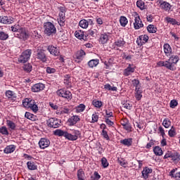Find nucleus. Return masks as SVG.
<instances>
[{"mask_svg": "<svg viewBox=\"0 0 180 180\" xmlns=\"http://www.w3.org/2000/svg\"><path fill=\"white\" fill-rule=\"evenodd\" d=\"M11 31L15 33V37H18V39H22L24 40L29 39V34L26 32V29L23 27L14 25L11 27Z\"/></svg>", "mask_w": 180, "mask_h": 180, "instance_id": "nucleus-1", "label": "nucleus"}, {"mask_svg": "<svg viewBox=\"0 0 180 180\" xmlns=\"http://www.w3.org/2000/svg\"><path fill=\"white\" fill-rule=\"evenodd\" d=\"M44 33L46 34V36H53V34H56V33H57L56 25H54L51 22H44Z\"/></svg>", "mask_w": 180, "mask_h": 180, "instance_id": "nucleus-2", "label": "nucleus"}, {"mask_svg": "<svg viewBox=\"0 0 180 180\" xmlns=\"http://www.w3.org/2000/svg\"><path fill=\"white\" fill-rule=\"evenodd\" d=\"M30 56H32V50L27 49L24 51L18 58V63H22V64L27 63L30 60Z\"/></svg>", "mask_w": 180, "mask_h": 180, "instance_id": "nucleus-3", "label": "nucleus"}, {"mask_svg": "<svg viewBox=\"0 0 180 180\" xmlns=\"http://www.w3.org/2000/svg\"><path fill=\"white\" fill-rule=\"evenodd\" d=\"M56 94L58 96H61V98H65L68 101H71L72 99V94L65 89H60L56 91Z\"/></svg>", "mask_w": 180, "mask_h": 180, "instance_id": "nucleus-4", "label": "nucleus"}, {"mask_svg": "<svg viewBox=\"0 0 180 180\" xmlns=\"http://www.w3.org/2000/svg\"><path fill=\"white\" fill-rule=\"evenodd\" d=\"M46 124L49 127H53V129H57L60 127L61 124V121L57 118H50L46 121Z\"/></svg>", "mask_w": 180, "mask_h": 180, "instance_id": "nucleus-5", "label": "nucleus"}, {"mask_svg": "<svg viewBox=\"0 0 180 180\" xmlns=\"http://www.w3.org/2000/svg\"><path fill=\"white\" fill-rule=\"evenodd\" d=\"M167 61H169V65H172V69H170V71H175V70H176L175 65L178 63V61H179V56L173 55Z\"/></svg>", "mask_w": 180, "mask_h": 180, "instance_id": "nucleus-6", "label": "nucleus"}, {"mask_svg": "<svg viewBox=\"0 0 180 180\" xmlns=\"http://www.w3.org/2000/svg\"><path fill=\"white\" fill-rule=\"evenodd\" d=\"M37 58L41 61V63H46L47 62V56L44 53V50L43 49H38L37 51Z\"/></svg>", "mask_w": 180, "mask_h": 180, "instance_id": "nucleus-7", "label": "nucleus"}, {"mask_svg": "<svg viewBox=\"0 0 180 180\" xmlns=\"http://www.w3.org/2000/svg\"><path fill=\"white\" fill-rule=\"evenodd\" d=\"M158 4H159L160 8H161V9H164V11H171V8H172V6H171L169 3L162 0L158 1Z\"/></svg>", "mask_w": 180, "mask_h": 180, "instance_id": "nucleus-8", "label": "nucleus"}, {"mask_svg": "<svg viewBox=\"0 0 180 180\" xmlns=\"http://www.w3.org/2000/svg\"><path fill=\"white\" fill-rule=\"evenodd\" d=\"M47 50L52 56H60V49L57 46H54L53 45L49 46Z\"/></svg>", "mask_w": 180, "mask_h": 180, "instance_id": "nucleus-9", "label": "nucleus"}, {"mask_svg": "<svg viewBox=\"0 0 180 180\" xmlns=\"http://www.w3.org/2000/svg\"><path fill=\"white\" fill-rule=\"evenodd\" d=\"M81 133L78 130H73L72 134L68 133V140H70L74 141L75 140H78V136H79Z\"/></svg>", "mask_w": 180, "mask_h": 180, "instance_id": "nucleus-10", "label": "nucleus"}, {"mask_svg": "<svg viewBox=\"0 0 180 180\" xmlns=\"http://www.w3.org/2000/svg\"><path fill=\"white\" fill-rule=\"evenodd\" d=\"M147 41H148V35L147 34L141 35L139 39L136 40L138 46H143V44H146Z\"/></svg>", "mask_w": 180, "mask_h": 180, "instance_id": "nucleus-11", "label": "nucleus"}, {"mask_svg": "<svg viewBox=\"0 0 180 180\" xmlns=\"http://www.w3.org/2000/svg\"><path fill=\"white\" fill-rule=\"evenodd\" d=\"M45 86L43 83H37L34 84L32 86V92H40V91H43L44 89Z\"/></svg>", "mask_w": 180, "mask_h": 180, "instance_id": "nucleus-12", "label": "nucleus"}, {"mask_svg": "<svg viewBox=\"0 0 180 180\" xmlns=\"http://www.w3.org/2000/svg\"><path fill=\"white\" fill-rule=\"evenodd\" d=\"M84 56H85V51L84 50H80L76 53L74 56V58H75V61L77 63H81L82 61V58H84Z\"/></svg>", "mask_w": 180, "mask_h": 180, "instance_id": "nucleus-13", "label": "nucleus"}, {"mask_svg": "<svg viewBox=\"0 0 180 180\" xmlns=\"http://www.w3.org/2000/svg\"><path fill=\"white\" fill-rule=\"evenodd\" d=\"M39 146L40 148H47L50 146V141L47 139L41 138L39 141Z\"/></svg>", "mask_w": 180, "mask_h": 180, "instance_id": "nucleus-14", "label": "nucleus"}, {"mask_svg": "<svg viewBox=\"0 0 180 180\" xmlns=\"http://www.w3.org/2000/svg\"><path fill=\"white\" fill-rule=\"evenodd\" d=\"M134 27L136 29V30H138V29H140L144 26L143 24V22L141 21V19L140 18V16H137L134 19Z\"/></svg>", "mask_w": 180, "mask_h": 180, "instance_id": "nucleus-15", "label": "nucleus"}, {"mask_svg": "<svg viewBox=\"0 0 180 180\" xmlns=\"http://www.w3.org/2000/svg\"><path fill=\"white\" fill-rule=\"evenodd\" d=\"M153 172V169L149 167H144L142 171V176L144 179H147L150 176V174Z\"/></svg>", "mask_w": 180, "mask_h": 180, "instance_id": "nucleus-16", "label": "nucleus"}, {"mask_svg": "<svg viewBox=\"0 0 180 180\" xmlns=\"http://www.w3.org/2000/svg\"><path fill=\"white\" fill-rule=\"evenodd\" d=\"M53 134L55 136H58L59 137H61L62 136H64V137H65V139H67L68 140V132L67 131H64L61 129H56L53 131Z\"/></svg>", "mask_w": 180, "mask_h": 180, "instance_id": "nucleus-17", "label": "nucleus"}, {"mask_svg": "<svg viewBox=\"0 0 180 180\" xmlns=\"http://www.w3.org/2000/svg\"><path fill=\"white\" fill-rule=\"evenodd\" d=\"M158 65V67H165L167 70H172V65H169V60L159 61Z\"/></svg>", "mask_w": 180, "mask_h": 180, "instance_id": "nucleus-18", "label": "nucleus"}, {"mask_svg": "<svg viewBox=\"0 0 180 180\" xmlns=\"http://www.w3.org/2000/svg\"><path fill=\"white\" fill-rule=\"evenodd\" d=\"M164 51L167 57H169L172 54V49L169 44H164Z\"/></svg>", "mask_w": 180, "mask_h": 180, "instance_id": "nucleus-19", "label": "nucleus"}, {"mask_svg": "<svg viewBox=\"0 0 180 180\" xmlns=\"http://www.w3.org/2000/svg\"><path fill=\"white\" fill-rule=\"evenodd\" d=\"M79 120L80 119L78 115H73L68 120V122L70 123V126H74V124H77Z\"/></svg>", "mask_w": 180, "mask_h": 180, "instance_id": "nucleus-20", "label": "nucleus"}, {"mask_svg": "<svg viewBox=\"0 0 180 180\" xmlns=\"http://www.w3.org/2000/svg\"><path fill=\"white\" fill-rule=\"evenodd\" d=\"M109 40V36L108 34H101L99 39V43L101 44H106Z\"/></svg>", "mask_w": 180, "mask_h": 180, "instance_id": "nucleus-21", "label": "nucleus"}, {"mask_svg": "<svg viewBox=\"0 0 180 180\" xmlns=\"http://www.w3.org/2000/svg\"><path fill=\"white\" fill-rule=\"evenodd\" d=\"M75 36L79 40H86V35H85L84 34V32L81 30L76 31L75 33Z\"/></svg>", "mask_w": 180, "mask_h": 180, "instance_id": "nucleus-22", "label": "nucleus"}, {"mask_svg": "<svg viewBox=\"0 0 180 180\" xmlns=\"http://www.w3.org/2000/svg\"><path fill=\"white\" fill-rule=\"evenodd\" d=\"M15 149H16V146H15V145L7 146L4 148V153L5 154H11V153H13V151H15Z\"/></svg>", "mask_w": 180, "mask_h": 180, "instance_id": "nucleus-23", "label": "nucleus"}, {"mask_svg": "<svg viewBox=\"0 0 180 180\" xmlns=\"http://www.w3.org/2000/svg\"><path fill=\"white\" fill-rule=\"evenodd\" d=\"M0 22L4 25H11V23H13V20L8 18V16H0Z\"/></svg>", "mask_w": 180, "mask_h": 180, "instance_id": "nucleus-24", "label": "nucleus"}, {"mask_svg": "<svg viewBox=\"0 0 180 180\" xmlns=\"http://www.w3.org/2000/svg\"><path fill=\"white\" fill-rule=\"evenodd\" d=\"M176 171V169H172L169 172V176H172V178H174V179L176 180H180V172H178L175 174Z\"/></svg>", "mask_w": 180, "mask_h": 180, "instance_id": "nucleus-25", "label": "nucleus"}, {"mask_svg": "<svg viewBox=\"0 0 180 180\" xmlns=\"http://www.w3.org/2000/svg\"><path fill=\"white\" fill-rule=\"evenodd\" d=\"M165 20H166L167 23H170L171 25H177V26H179L178 21H176V20L171 17H169V16L166 17L165 18Z\"/></svg>", "mask_w": 180, "mask_h": 180, "instance_id": "nucleus-26", "label": "nucleus"}, {"mask_svg": "<svg viewBox=\"0 0 180 180\" xmlns=\"http://www.w3.org/2000/svg\"><path fill=\"white\" fill-rule=\"evenodd\" d=\"M30 109H31L34 113L39 110V107L36 105L34 100L30 101Z\"/></svg>", "mask_w": 180, "mask_h": 180, "instance_id": "nucleus-27", "label": "nucleus"}, {"mask_svg": "<svg viewBox=\"0 0 180 180\" xmlns=\"http://www.w3.org/2000/svg\"><path fill=\"white\" fill-rule=\"evenodd\" d=\"M27 168L30 171H34V169H37V165L33 161H29L27 162Z\"/></svg>", "mask_w": 180, "mask_h": 180, "instance_id": "nucleus-28", "label": "nucleus"}, {"mask_svg": "<svg viewBox=\"0 0 180 180\" xmlns=\"http://www.w3.org/2000/svg\"><path fill=\"white\" fill-rule=\"evenodd\" d=\"M98 64H99V60L98 59H92L88 62L89 68H94V67H96Z\"/></svg>", "mask_w": 180, "mask_h": 180, "instance_id": "nucleus-29", "label": "nucleus"}, {"mask_svg": "<svg viewBox=\"0 0 180 180\" xmlns=\"http://www.w3.org/2000/svg\"><path fill=\"white\" fill-rule=\"evenodd\" d=\"M134 72V68H131V65H129V67H127L124 70V75H126V77H129L131 72Z\"/></svg>", "mask_w": 180, "mask_h": 180, "instance_id": "nucleus-30", "label": "nucleus"}, {"mask_svg": "<svg viewBox=\"0 0 180 180\" xmlns=\"http://www.w3.org/2000/svg\"><path fill=\"white\" fill-rule=\"evenodd\" d=\"M172 160L174 162H179L180 161V154L178 153H172Z\"/></svg>", "mask_w": 180, "mask_h": 180, "instance_id": "nucleus-31", "label": "nucleus"}, {"mask_svg": "<svg viewBox=\"0 0 180 180\" xmlns=\"http://www.w3.org/2000/svg\"><path fill=\"white\" fill-rule=\"evenodd\" d=\"M92 105L95 108H97L98 109H101V108H102V106L103 105V103H102V101H101L94 100L92 101Z\"/></svg>", "mask_w": 180, "mask_h": 180, "instance_id": "nucleus-32", "label": "nucleus"}, {"mask_svg": "<svg viewBox=\"0 0 180 180\" xmlns=\"http://www.w3.org/2000/svg\"><path fill=\"white\" fill-rule=\"evenodd\" d=\"M121 143L124 144V146H127V147H130L133 143V141L131 139H125L121 141Z\"/></svg>", "mask_w": 180, "mask_h": 180, "instance_id": "nucleus-33", "label": "nucleus"}, {"mask_svg": "<svg viewBox=\"0 0 180 180\" xmlns=\"http://www.w3.org/2000/svg\"><path fill=\"white\" fill-rule=\"evenodd\" d=\"M115 44L117 47H123V46L126 44V41H124V39H123V38H120V39L115 41Z\"/></svg>", "mask_w": 180, "mask_h": 180, "instance_id": "nucleus-34", "label": "nucleus"}, {"mask_svg": "<svg viewBox=\"0 0 180 180\" xmlns=\"http://www.w3.org/2000/svg\"><path fill=\"white\" fill-rule=\"evenodd\" d=\"M84 176H85V172H84V170L82 169H79L77 171L78 180H85L84 179Z\"/></svg>", "mask_w": 180, "mask_h": 180, "instance_id": "nucleus-35", "label": "nucleus"}, {"mask_svg": "<svg viewBox=\"0 0 180 180\" xmlns=\"http://www.w3.org/2000/svg\"><path fill=\"white\" fill-rule=\"evenodd\" d=\"M153 152L155 155H162V149L160 146H155L153 148Z\"/></svg>", "mask_w": 180, "mask_h": 180, "instance_id": "nucleus-36", "label": "nucleus"}, {"mask_svg": "<svg viewBox=\"0 0 180 180\" xmlns=\"http://www.w3.org/2000/svg\"><path fill=\"white\" fill-rule=\"evenodd\" d=\"M30 101H32V100L30 98H25L22 101V105L24 106V108H27V109H30Z\"/></svg>", "mask_w": 180, "mask_h": 180, "instance_id": "nucleus-37", "label": "nucleus"}, {"mask_svg": "<svg viewBox=\"0 0 180 180\" xmlns=\"http://www.w3.org/2000/svg\"><path fill=\"white\" fill-rule=\"evenodd\" d=\"M79 25L80 27H82V29H86V27H88V21L85 19L81 20Z\"/></svg>", "mask_w": 180, "mask_h": 180, "instance_id": "nucleus-38", "label": "nucleus"}, {"mask_svg": "<svg viewBox=\"0 0 180 180\" xmlns=\"http://www.w3.org/2000/svg\"><path fill=\"white\" fill-rule=\"evenodd\" d=\"M25 116L27 119H29V120H32V122H34L36 120V117H34V115L29 112H26Z\"/></svg>", "mask_w": 180, "mask_h": 180, "instance_id": "nucleus-39", "label": "nucleus"}, {"mask_svg": "<svg viewBox=\"0 0 180 180\" xmlns=\"http://www.w3.org/2000/svg\"><path fill=\"white\" fill-rule=\"evenodd\" d=\"M147 30L149 33H156L157 27H154V25H149L147 27Z\"/></svg>", "mask_w": 180, "mask_h": 180, "instance_id": "nucleus-40", "label": "nucleus"}, {"mask_svg": "<svg viewBox=\"0 0 180 180\" xmlns=\"http://www.w3.org/2000/svg\"><path fill=\"white\" fill-rule=\"evenodd\" d=\"M6 124L11 130H15V129H16V124H14L13 121L7 120Z\"/></svg>", "mask_w": 180, "mask_h": 180, "instance_id": "nucleus-41", "label": "nucleus"}, {"mask_svg": "<svg viewBox=\"0 0 180 180\" xmlns=\"http://www.w3.org/2000/svg\"><path fill=\"white\" fill-rule=\"evenodd\" d=\"M120 22L121 26L124 27L126 26V25H127V23H128L127 18L124 16H121Z\"/></svg>", "mask_w": 180, "mask_h": 180, "instance_id": "nucleus-42", "label": "nucleus"}, {"mask_svg": "<svg viewBox=\"0 0 180 180\" xmlns=\"http://www.w3.org/2000/svg\"><path fill=\"white\" fill-rule=\"evenodd\" d=\"M162 126H164V127H165V129L169 128V126H171V121L169 120V119L165 118L163 120Z\"/></svg>", "mask_w": 180, "mask_h": 180, "instance_id": "nucleus-43", "label": "nucleus"}, {"mask_svg": "<svg viewBox=\"0 0 180 180\" xmlns=\"http://www.w3.org/2000/svg\"><path fill=\"white\" fill-rule=\"evenodd\" d=\"M85 105L80 104L77 107H76V112L77 113H81V112H84L85 110Z\"/></svg>", "mask_w": 180, "mask_h": 180, "instance_id": "nucleus-44", "label": "nucleus"}, {"mask_svg": "<svg viewBox=\"0 0 180 180\" xmlns=\"http://www.w3.org/2000/svg\"><path fill=\"white\" fill-rule=\"evenodd\" d=\"M136 6L137 8H139V9H141V11L144 10V1H143L142 0H138L136 2Z\"/></svg>", "mask_w": 180, "mask_h": 180, "instance_id": "nucleus-45", "label": "nucleus"}, {"mask_svg": "<svg viewBox=\"0 0 180 180\" xmlns=\"http://www.w3.org/2000/svg\"><path fill=\"white\" fill-rule=\"evenodd\" d=\"M168 134L169 137H175V136H176V131H175V128L174 126H172L171 129L169 130Z\"/></svg>", "mask_w": 180, "mask_h": 180, "instance_id": "nucleus-46", "label": "nucleus"}, {"mask_svg": "<svg viewBox=\"0 0 180 180\" xmlns=\"http://www.w3.org/2000/svg\"><path fill=\"white\" fill-rule=\"evenodd\" d=\"M22 68L26 72H30L32 71V65H30V63L25 64L23 65Z\"/></svg>", "mask_w": 180, "mask_h": 180, "instance_id": "nucleus-47", "label": "nucleus"}, {"mask_svg": "<svg viewBox=\"0 0 180 180\" xmlns=\"http://www.w3.org/2000/svg\"><path fill=\"white\" fill-rule=\"evenodd\" d=\"M0 133L1 134L5 135V136H8L9 135V131H8V129L6 128V127H1L0 128Z\"/></svg>", "mask_w": 180, "mask_h": 180, "instance_id": "nucleus-48", "label": "nucleus"}, {"mask_svg": "<svg viewBox=\"0 0 180 180\" xmlns=\"http://www.w3.org/2000/svg\"><path fill=\"white\" fill-rule=\"evenodd\" d=\"M101 164L103 168H108V167H109V162H108V160L106 159V158H102Z\"/></svg>", "mask_w": 180, "mask_h": 180, "instance_id": "nucleus-49", "label": "nucleus"}, {"mask_svg": "<svg viewBox=\"0 0 180 180\" xmlns=\"http://www.w3.org/2000/svg\"><path fill=\"white\" fill-rule=\"evenodd\" d=\"M123 128L127 130V131H128V133L131 132V125L130 124V123H127V124H123Z\"/></svg>", "mask_w": 180, "mask_h": 180, "instance_id": "nucleus-50", "label": "nucleus"}, {"mask_svg": "<svg viewBox=\"0 0 180 180\" xmlns=\"http://www.w3.org/2000/svg\"><path fill=\"white\" fill-rule=\"evenodd\" d=\"M9 35L4 32H0V40H7Z\"/></svg>", "mask_w": 180, "mask_h": 180, "instance_id": "nucleus-51", "label": "nucleus"}, {"mask_svg": "<svg viewBox=\"0 0 180 180\" xmlns=\"http://www.w3.org/2000/svg\"><path fill=\"white\" fill-rule=\"evenodd\" d=\"M141 94H142V91L141 90H136L135 98L137 101H140V99L143 98V95H141Z\"/></svg>", "mask_w": 180, "mask_h": 180, "instance_id": "nucleus-52", "label": "nucleus"}, {"mask_svg": "<svg viewBox=\"0 0 180 180\" xmlns=\"http://www.w3.org/2000/svg\"><path fill=\"white\" fill-rule=\"evenodd\" d=\"M118 162L121 165V167H124V168H126V165H127V162H126L125 160L118 158Z\"/></svg>", "mask_w": 180, "mask_h": 180, "instance_id": "nucleus-53", "label": "nucleus"}, {"mask_svg": "<svg viewBox=\"0 0 180 180\" xmlns=\"http://www.w3.org/2000/svg\"><path fill=\"white\" fill-rule=\"evenodd\" d=\"M6 96L8 98H13V96H15V93L11 90H8L6 91Z\"/></svg>", "mask_w": 180, "mask_h": 180, "instance_id": "nucleus-54", "label": "nucleus"}, {"mask_svg": "<svg viewBox=\"0 0 180 180\" xmlns=\"http://www.w3.org/2000/svg\"><path fill=\"white\" fill-rule=\"evenodd\" d=\"M91 180H99L101 179V175H99V173L98 172H94V176H91Z\"/></svg>", "mask_w": 180, "mask_h": 180, "instance_id": "nucleus-55", "label": "nucleus"}, {"mask_svg": "<svg viewBox=\"0 0 180 180\" xmlns=\"http://www.w3.org/2000/svg\"><path fill=\"white\" fill-rule=\"evenodd\" d=\"M46 71L47 74H54L56 72V68L47 67L46 68Z\"/></svg>", "mask_w": 180, "mask_h": 180, "instance_id": "nucleus-56", "label": "nucleus"}, {"mask_svg": "<svg viewBox=\"0 0 180 180\" xmlns=\"http://www.w3.org/2000/svg\"><path fill=\"white\" fill-rule=\"evenodd\" d=\"M95 34H96V30L91 29L87 32V36H91L92 37H94Z\"/></svg>", "mask_w": 180, "mask_h": 180, "instance_id": "nucleus-57", "label": "nucleus"}, {"mask_svg": "<svg viewBox=\"0 0 180 180\" xmlns=\"http://www.w3.org/2000/svg\"><path fill=\"white\" fill-rule=\"evenodd\" d=\"M123 106L124 108H125V109H128V110H130L131 108H133V103L127 102L123 104Z\"/></svg>", "mask_w": 180, "mask_h": 180, "instance_id": "nucleus-58", "label": "nucleus"}, {"mask_svg": "<svg viewBox=\"0 0 180 180\" xmlns=\"http://www.w3.org/2000/svg\"><path fill=\"white\" fill-rule=\"evenodd\" d=\"M176 106H178V101L176 100H172L170 101V108L174 109Z\"/></svg>", "mask_w": 180, "mask_h": 180, "instance_id": "nucleus-59", "label": "nucleus"}, {"mask_svg": "<svg viewBox=\"0 0 180 180\" xmlns=\"http://www.w3.org/2000/svg\"><path fill=\"white\" fill-rule=\"evenodd\" d=\"M63 82H64L66 88H71V85H72L71 80H70V79H64Z\"/></svg>", "mask_w": 180, "mask_h": 180, "instance_id": "nucleus-60", "label": "nucleus"}, {"mask_svg": "<svg viewBox=\"0 0 180 180\" xmlns=\"http://www.w3.org/2000/svg\"><path fill=\"white\" fill-rule=\"evenodd\" d=\"M98 119H99V116H98L96 113L92 115V123H95L98 122Z\"/></svg>", "mask_w": 180, "mask_h": 180, "instance_id": "nucleus-61", "label": "nucleus"}, {"mask_svg": "<svg viewBox=\"0 0 180 180\" xmlns=\"http://www.w3.org/2000/svg\"><path fill=\"white\" fill-rule=\"evenodd\" d=\"M102 136L104 139H106V140H109V135H108V131H105V129L102 131Z\"/></svg>", "mask_w": 180, "mask_h": 180, "instance_id": "nucleus-62", "label": "nucleus"}, {"mask_svg": "<svg viewBox=\"0 0 180 180\" xmlns=\"http://www.w3.org/2000/svg\"><path fill=\"white\" fill-rule=\"evenodd\" d=\"M105 117H113V112L105 110Z\"/></svg>", "mask_w": 180, "mask_h": 180, "instance_id": "nucleus-63", "label": "nucleus"}, {"mask_svg": "<svg viewBox=\"0 0 180 180\" xmlns=\"http://www.w3.org/2000/svg\"><path fill=\"white\" fill-rule=\"evenodd\" d=\"M139 84H140V81H139V79H134L132 80V84L134 85V86H136V88H137V86H139Z\"/></svg>", "mask_w": 180, "mask_h": 180, "instance_id": "nucleus-64", "label": "nucleus"}]
</instances>
